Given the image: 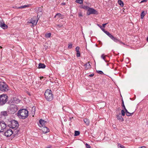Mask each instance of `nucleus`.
I'll return each mask as SVG.
<instances>
[{"instance_id":"5701e85b","label":"nucleus","mask_w":148,"mask_h":148,"mask_svg":"<svg viewBox=\"0 0 148 148\" xmlns=\"http://www.w3.org/2000/svg\"><path fill=\"white\" fill-rule=\"evenodd\" d=\"M118 3L119 4L122 6H123V2L121 0H118Z\"/></svg>"},{"instance_id":"a211bd4d","label":"nucleus","mask_w":148,"mask_h":148,"mask_svg":"<svg viewBox=\"0 0 148 148\" xmlns=\"http://www.w3.org/2000/svg\"><path fill=\"white\" fill-rule=\"evenodd\" d=\"M105 33L110 38L112 39L113 36L109 32L107 31L105 32Z\"/></svg>"},{"instance_id":"39448f33","label":"nucleus","mask_w":148,"mask_h":148,"mask_svg":"<svg viewBox=\"0 0 148 148\" xmlns=\"http://www.w3.org/2000/svg\"><path fill=\"white\" fill-rule=\"evenodd\" d=\"M0 90L3 92L7 91L8 90L7 85L3 81L0 82Z\"/></svg>"},{"instance_id":"3c124183","label":"nucleus","mask_w":148,"mask_h":148,"mask_svg":"<svg viewBox=\"0 0 148 148\" xmlns=\"http://www.w3.org/2000/svg\"><path fill=\"white\" fill-rule=\"evenodd\" d=\"M62 5H65V3H62Z\"/></svg>"},{"instance_id":"e433bc0d","label":"nucleus","mask_w":148,"mask_h":148,"mask_svg":"<svg viewBox=\"0 0 148 148\" xmlns=\"http://www.w3.org/2000/svg\"><path fill=\"white\" fill-rule=\"evenodd\" d=\"M78 14L79 16L80 17H82L83 16V15L82 14L81 12H78Z\"/></svg>"},{"instance_id":"ddd939ff","label":"nucleus","mask_w":148,"mask_h":148,"mask_svg":"<svg viewBox=\"0 0 148 148\" xmlns=\"http://www.w3.org/2000/svg\"><path fill=\"white\" fill-rule=\"evenodd\" d=\"M112 39L115 42H119V43H122V42L120 40L117 38H116L114 36L112 38Z\"/></svg>"},{"instance_id":"c85d7f7f","label":"nucleus","mask_w":148,"mask_h":148,"mask_svg":"<svg viewBox=\"0 0 148 148\" xmlns=\"http://www.w3.org/2000/svg\"><path fill=\"white\" fill-rule=\"evenodd\" d=\"M118 148H126L123 145H121L120 144H118Z\"/></svg>"},{"instance_id":"412c9836","label":"nucleus","mask_w":148,"mask_h":148,"mask_svg":"<svg viewBox=\"0 0 148 148\" xmlns=\"http://www.w3.org/2000/svg\"><path fill=\"white\" fill-rule=\"evenodd\" d=\"M62 15L60 13H58L55 15L54 17L55 18H56V17H61V18H62Z\"/></svg>"},{"instance_id":"f704fd0d","label":"nucleus","mask_w":148,"mask_h":148,"mask_svg":"<svg viewBox=\"0 0 148 148\" xmlns=\"http://www.w3.org/2000/svg\"><path fill=\"white\" fill-rule=\"evenodd\" d=\"M97 71V73L99 74H100L101 75L103 74V72L101 71Z\"/></svg>"},{"instance_id":"4d7b16f0","label":"nucleus","mask_w":148,"mask_h":148,"mask_svg":"<svg viewBox=\"0 0 148 148\" xmlns=\"http://www.w3.org/2000/svg\"><path fill=\"white\" fill-rule=\"evenodd\" d=\"M0 48H1V47H0Z\"/></svg>"},{"instance_id":"37998d69","label":"nucleus","mask_w":148,"mask_h":148,"mask_svg":"<svg viewBox=\"0 0 148 148\" xmlns=\"http://www.w3.org/2000/svg\"><path fill=\"white\" fill-rule=\"evenodd\" d=\"M122 106L125 109V110L126 109L125 107V106L124 105V104H123Z\"/></svg>"},{"instance_id":"a18cd8bd","label":"nucleus","mask_w":148,"mask_h":148,"mask_svg":"<svg viewBox=\"0 0 148 148\" xmlns=\"http://www.w3.org/2000/svg\"><path fill=\"white\" fill-rule=\"evenodd\" d=\"M107 24V23L104 24H103V27H105V25Z\"/></svg>"},{"instance_id":"aec40b11","label":"nucleus","mask_w":148,"mask_h":148,"mask_svg":"<svg viewBox=\"0 0 148 148\" xmlns=\"http://www.w3.org/2000/svg\"><path fill=\"white\" fill-rule=\"evenodd\" d=\"M84 122H85V123L87 125H89V121L88 119H84Z\"/></svg>"},{"instance_id":"c03bdc74","label":"nucleus","mask_w":148,"mask_h":148,"mask_svg":"<svg viewBox=\"0 0 148 148\" xmlns=\"http://www.w3.org/2000/svg\"><path fill=\"white\" fill-rule=\"evenodd\" d=\"M94 74H92L90 75H89V76L91 77L93 76H94Z\"/></svg>"},{"instance_id":"58836bf2","label":"nucleus","mask_w":148,"mask_h":148,"mask_svg":"<svg viewBox=\"0 0 148 148\" xmlns=\"http://www.w3.org/2000/svg\"><path fill=\"white\" fill-rule=\"evenodd\" d=\"M72 45L71 44H69L68 46V48L69 49H71L72 48Z\"/></svg>"},{"instance_id":"cd10ccee","label":"nucleus","mask_w":148,"mask_h":148,"mask_svg":"<svg viewBox=\"0 0 148 148\" xmlns=\"http://www.w3.org/2000/svg\"><path fill=\"white\" fill-rule=\"evenodd\" d=\"M76 2L77 3L81 4L83 3V0H76Z\"/></svg>"},{"instance_id":"4c0bfd02","label":"nucleus","mask_w":148,"mask_h":148,"mask_svg":"<svg viewBox=\"0 0 148 148\" xmlns=\"http://www.w3.org/2000/svg\"><path fill=\"white\" fill-rule=\"evenodd\" d=\"M122 115L123 116L125 115V112L123 110H122L121 111Z\"/></svg>"},{"instance_id":"603ef678","label":"nucleus","mask_w":148,"mask_h":148,"mask_svg":"<svg viewBox=\"0 0 148 148\" xmlns=\"http://www.w3.org/2000/svg\"><path fill=\"white\" fill-rule=\"evenodd\" d=\"M51 148L50 146L47 147H45V148Z\"/></svg>"},{"instance_id":"2f4dec72","label":"nucleus","mask_w":148,"mask_h":148,"mask_svg":"<svg viewBox=\"0 0 148 148\" xmlns=\"http://www.w3.org/2000/svg\"><path fill=\"white\" fill-rule=\"evenodd\" d=\"M80 54L79 51H76V56L77 57H80Z\"/></svg>"},{"instance_id":"09e8293b","label":"nucleus","mask_w":148,"mask_h":148,"mask_svg":"<svg viewBox=\"0 0 148 148\" xmlns=\"http://www.w3.org/2000/svg\"><path fill=\"white\" fill-rule=\"evenodd\" d=\"M119 43L120 44H122L123 45H125V44L124 43H123V42H122V43Z\"/></svg>"},{"instance_id":"0eeeda50","label":"nucleus","mask_w":148,"mask_h":148,"mask_svg":"<svg viewBox=\"0 0 148 148\" xmlns=\"http://www.w3.org/2000/svg\"><path fill=\"white\" fill-rule=\"evenodd\" d=\"M10 112L12 114H14L18 110L17 108L15 105L12 104L10 106Z\"/></svg>"},{"instance_id":"f8f14e48","label":"nucleus","mask_w":148,"mask_h":148,"mask_svg":"<svg viewBox=\"0 0 148 148\" xmlns=\"http://www.w3.org/2000/svg\"><path fill=\"white\" fill-rule=\"evenodd\" d=\"M39 122L40 124L42 127L45 126L47 123L45 121L42 119H40Z\"/></svg>"},{"instance_id":"c756f323","label":"nucleus","mask_w":148,"mask_h":148,"mask_svg":"<svg viewBox=\"0 0 148 148\" xmlns=\"http://www.w3.org/2000/svg\"><path fill=\"white\" fill-rule=\"evenodd\" d=\"M80 132L79 131H75V136H77L79 134Z\"/></svg>"},{"instance_id":"864d4df0","label":"nucleus","mask_w":148,"mask_h":148,"mask_svg":"<svg viewBox=\"0 0 148 148\" xmlns=\"http://www.w3.org/2000/svg\"><path fill=\"white\" fill-rule=\"evenodd\" d=\"M122 104H124V102L123 101H122Z\"/></svg>"},{"instance_id":"a19ab883","label":"nucleus","mask_w":148,"mask_h":148,"mask_svg":"<svg viewBox=\"0 0 148 148\" xmlns=\"http://www.w3.org/2000/svg\"><path fill=\"white\" fill-rule=\"evenodd\" d=\"M86 147H87V148H90V146L87 143L86 144Z\"/></svg>"},{"instance_id":"9d476101","label":"nucleus","mask_w":148,"mask_h":148,"mask_svg":"<svg viewBox=\"0 0 148 148\" xmlns=\"http://www.w3.org/2000/svg\"><path fill=\"white\" fill-rule=\"evenodd\" d=\"M0 26L1 27L4 29H6L7 27V25L5 24L2 19L0 21Z\"/></svg>"},{"instance_id":"49530a36","label":"nucleus","mask_w":148,"mask_h":148,"mask_svg":"<svg viewBox=\"0 0 148 148\" xmlns=\"http://www.w3.org/2000/svg\"><path fill=\"white\" fill-rule=\"evenodd\" d=\"M98 26L99 27H100V28L101 29V28H102V27H103L102 26H101V25H98Z\"/></svg>"},{"instance_id":"5fc2aeb1","label":"nucleus","mask_w":148,"mask_h":148,"mask_svg":"<svg viewBox=\"0 0 148 148\" xmlns=\"http://www.w3.org/2000/svg\"><path fill=\"white\" fill-rule=\"evenodd\" d=\"M147 41L148 42V37L147 38Z\"/></svg>"},{"instance_id":"4be33fe9","label":"nucleus","mask_w":148,"mask_h":148,"mask_svg":"<svg viewBox=\"0 0 148 148\" xmlns=\"http://www.w3.org/2000/svg\"><path fill=\"white\" fill-rule=\"evenodd\" d=\"M126 113V115L127 116H130L131 115V114H133V113H130L127 110V109H126L125 110Z\"/></svg>"},{"instance_id":"79ce46f5","label":"nucleus","mask_w":148,"mask_h":148,"mask_svg":"<svg viewBox=\"0 0 148 148\" xmlns=\"http://www.w3.org/2000/svg\"><path fill=\"white\" fill-rule=\"evenodd\" d=\"M101 29L105 33V32H107V31H106L105 29L103 28V27H102V28H101Z\"/></svg>"},{"instance_id":"b1692460","label":"nucleus","mask_w":148,"mask_h":148,"mask_svg":"<svg viewBox=\"0 0 148 148\" xmlns=\"http://www.w3.org/2000/svg\"><path fill=\"white\" fill-rule=\"evenodd\" d=\"M7 112L6 111H3L1 112V115L5 116L7 115Z\"/></svg>"},{"instance_id":"423d86ee","label":"nucleus","mask_w":148,"mask_h":148,"mask_svg":"<svg viewBox=\"0 0 148 148\" xmlns=\"http://www.w3.org/2000/svg\"><path fill=\"white\" fill-rule=\"evenodd\" d=\"M38 19L37 18V17L36 16L33 17L32 18L27 22L28 23H30L32 24L31 25V27H32L34 26V25H36Z\"/></svg>"},{"instance_id":"7ed1b4c3","label":"nucleus","mask_w":148,"mask_h":148,"mask_svg":"<svg viewBox=\"0 0 148 148\" xmlns=\"http://www.w3.org/2000/svg\"><path fill=\"white\" fill-rule=\"evenodd\" d=\"M45 95L46 99L48 101H51L53 99V96L51 92L49 89H47L46 91Z\"/></svg>"},{"instance_id":"de8ad7c7","label":"nucleus","mask_w":148,"mask_h":148,"mask_svg":"<svg viewBox=\"0 0 148 148\" xmlns=\"http://www.w3.org/2000/svg\"><path fill=\"white\" fill-rule=\"evenodd\" d=\"M147 1L146 0H143L142 1H141V3H142V2H146Z\"/></svg>"},{"instance_id":"9b49d317","label":"nucleus","mask_w":148,"mask_h":148,"mask_svg":"<svg viewBox=\"0 0 148 148\" xmlns=\"http://www.w3.org/2000/svg\"><path fill=\"white\" fill-rule=\"evenodd\" d=\"M6 127V125L3 123H2V124H0V132H3V130Z\"/></svg>"},{"instance_id":"393cba45","label":"nucleus","mask_w":148,"mask_h":148,"mask_svg":"<svg viewBox=\"0 0 148 148\" xmlns=\"http://www.w3.org/2000/svg\"><path fill=\"white\" fill-rule=\"evenodd\" d=\"M51 34L50 33H47V34H45V37L46 38H49L50 37V36H51Z\"/></svg>"},{"instance_id":"6e6d98bb","label":"nucleus","mask_w":148,"mask_h":148,"mask_svg":"<svg viewBox=\"0 0 148 148\" xmlns=\"http://www.w3.org/2000/svg\"><path fill=\"white\" fill-rule=\"evenodd\" d=\"M42 78H43V77H42ZM41 78H42V77H41V78H40L41 79Z\"/></svg>"},{"instance_id":"a878e982","label":"nucleus","mask_w":148,"mask_h":148,"mask_svg":"<svg viewBox=\"0 0 148 148\" xmlns=\"http://www.w3.org/2000/svg\"><path fill=\"white\" fill-rule=\"evenodd\" d=\"M107 57L106 55H104V54H103L101 55V58L103 59V60H105L106 62V60L105 58L106 57Z\"/></svg>"},{"instance_id":"ea45409f","label":"nucleus","mask_w":148,"mask_h":148,"mask_svg":"<svg viewBox=\"0 0 148 148\" xmlns=\"http://www.w3.org/2000/svg\"><path fill=\"white\" fill-rule=\"evenodd\" d=\"M75 49L76 51H79V48L78 47H77Z\"/></svg>"},{"instance_id":"20e7f679","label":"nucleus","mask_w":148,"mask_h":148,"mask_svg":"<svg viewBox=\"0 0 148 148\" xmlns=\"http://www.w3.org/2000/svg\"><path fill=\"white\" fill-rule=\"evenodd\" d=\"M8 101V97L6 95H0V106L4 105Z\"/></svg>"},{"instance_id":"6ab92c4d","label":"nucleus","mask_w":148,"mask_h":148,"mask_svg":"<svg viewBox=\"0 0 148 148\" xmlns=\"http://www.w3.org/2000/svg\"><path fill=\"white\" fill-rule=\"evenodd\" d=\"M117 118L118 120L121 121H123V117L120 115H117Z\"/></svg>"},{"instance_id":"1a4fd4ad","label":"nucleus","mask_w":148,"mask_h":148,"mask_svg":"<svg viewBox=\"0 0 148 148\" xmlns=\"http://www.w3.org/2000/svg\"><path fill=\"white\" fill-rule=\"evenodd\" d=\"M13 131L11 129H9L5 132L4 135L7 137L10 136L13 133Z\"/></svg>"},{"instance_id":"8fccbe9b","label":"nucleus","mask_w":148,"mask_h":148,"mask_svg":"<svg viewBox=\"0 0 148 148\" xmlns=\"http://www.w3.org/2000/svg\"><path fill=\"white\" fill-rule=\"evenodd\" d=\"M140 148H146V147L144 146Z\"/></svg>"},{"instance_id":"6e6552de","label":"nucleus","mask_w":148,"mask_h":148,"mask_svg":"<svg viewBox=\"0 0 148 148\" xmlns=\"http://www.w3.org/2000/svg\"><path fill=\"white\" fill-rule=\"evenodd\" d=\"M97 11L94 9L90 8H88L87 12V14L89 15L90 14H97Z\"/></svg>"},{"instance_id":"4468645a","label":"nucleus","mask_w":148,"mask_h":148,"mask_svg":"<svg viewBox=\"0 0 148 148\" xmlns=\"http://www.w3.org/2000/svg\"><path fill=\"white\" fill-rule=\"evenodd\" d=\"M46 67L45 65L42 63H40L38 64V69H44Z\"/></svg>"},{"instance_id":"bb28decb","label":"nucleus","mask_w":148,"mask_h":148,"mask_svg":"<svg viewBox=\"0 0 148 148\" xmlns=\"http://www.w3.org/2000/svg\"><path fill=\"white\" fill-rule=\"evenodd\" d=\"M145 13L144 11H142V12L141 14L140 15L141 18H143L145 16Z\"/></svg>"},{"instance_id":"72a5a7b5","label":"nucleus","mask_w":148,"mask_h":148,"mask_svg":"<svg viewBox=\"0 0 148 148\" xmlns=\"http://www.w3.org/2000/svg\"><path fill=\"white\" fill-rule=\"evenodd\" d=\"M57 26L60 28L62 27L63 26V24L61 23L60 24L57 25Z\"/></svg>"},{"instance_id":"473e14b6","label":"nucleus","mask_w":148,"mask_h":148,"mask_svg":"<svg viewBox=\"0 0 148 148\" xmlns=\"http://www.w3.org/2000/svg\"><path fill=\"white\" fill-rule=\"evenodd\" d=\"M38 10H39V11H40V12H38V14H40L41 15L42 14V8H39Z\"/></svg>"},{"instance_id":"7c9ffc66","label":"nucleus","mask_w":148,"mask_h":148,"mask_svg":"<svg viewBox=\"0 0 148 148\" xmlns=\"http://www.w3.org/2000/svg\"><path fill=\"white\" fill-rule=\"evenodd\" d=\"M82 8L84 9L87 10H88V8H90L88 6L86 5H83L82 6Z\"/></svg>"},{"instance_id":"c9c22d12","label":"nucleus","mask_w":148,"mask_h":148,"mask_svg":"<svg viewBox=\"0 0 148 148\" xmlns=\"http://www.w3.org/2000/svg\"><path fill=\"white\" fill-rule=\"evenodd\" d=\"M32 113H34L35 112V107L34 106H33L32 107Z\"/></svg>"},{"instance_id":"f3484780","label":"nucleus","mask_w":148,"mask_h":148,"mask_svg":"<svg viewBox=\"0 0 148 148\" xmlns=\"http://www.w3.org/2000/svg\"><path fill=\"white\" fill-rule=\"evenodd\" d=\"M31 5L30 4H28L27 5H25L18 7L19 9L24 8L27 7H29Z\"/></svg>"},{"instance_id":"f257e3e1","label":"nucleus","mask_w":148,"mask_h":148,"mask_svg":"<svg viewBox=\"0 0 148 148\" xmlns=\"http://www.w3.org/2000/svg\"><path fill=\"white\" fill-rule=\"evenodd\" d=\"M17 113L18 116L20 119H25L28 116V111L25 109L19 110Z\"/></svg>"},{"instance_id":"dca6fc26","label":"nucleus","mask_w":148,"mask_h":148,"mask_svg":"<svg viewBox=\"0 0 148 148\" xmlns=\"http://www.w3.org/2000/svg\"><path fill=\"white\" fill-rule=\"evenodd\" d=\"M89 62H88V63H87L86 64L84 65L85 66V69H89L91 67V65L90 64Z\"/></svg>"},{"instance_id":"f03ea898","label":"nucleus","mask_w":148,"mask_h":148,"mask_svg":"<svg viewBox=\"0 0 148 148\" xmlns=\"http://www.w3.org/2000/svg\"><path fill=\"white\" fill-rule=\"evenodd\" d=\"M10 127L12 129H14V131L16 130L15 132H17L18 130H16L18 126V122L15 120H12L10 122V124L9 125Z\"/></svg>"},{"instance_id":"2eb2a0df","label":"nucleus","mask_w":148,"mask_h":148,"mask_svg":"<svg viewBox=\"0 0 148 148\" xmlns=\"http://www.w3.org/2000/svg\"><path fill=\"white\" fill-rule=\"evenodd\" d=\"M42 130L44 133H46L49 131V129L46 127H43L42 128Z\"/></svg>"}]
</instances>
